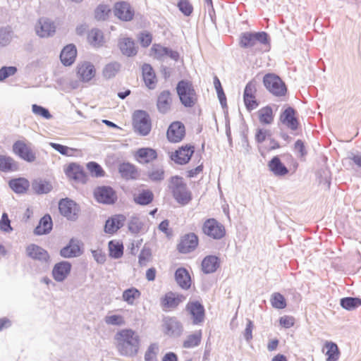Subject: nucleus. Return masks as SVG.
<instances>
[{
    "label": "nucleus",
    "mask_w": 361,
    "mask_h": 361,
    "mask_svg": "<svg viewBox=\"0 0 361 361\" xmlns=\"http://www.w3.org/2000/svg\"><path fill=\"white\" fill-rule=\"evenodd\" d=\"M220 258L214 255H209L204 257L201 263L202 271L205 274L214 273L220 267Z\"/></svg>",
    "instance_id": "nucleus-25"
},
{
    "label": "nucleus",
    "mask_w": 361,
    "mask_h": 361,
    "mask_svg": "<svg viewBox=\"0 0 361 361\" xmlns=\"http://www.w3.org/2000/svg\"><path fill=\"white\" fill-rule=\"evenodd\" d=\"M60 255L63 258H72L81 255V250L79 242L74 238H71L69 243L60 250Z\"/></svg>",
    "instance_id": "nucleus-27"
},
{
    "label": "nucleus",
    "mask_w": 361,
    "mask_h": 361,
    "mask_svg": "<svg viewBox=\"0 0 361 361\" xmlns=\"http://www.w3.org/2000/svg\"><path fill=\"white\" fill-rule=\"evenodd\" d=\"M36 34L41 38L53 36L56 32L54 23L47 18H40L35 25Z\"/></svg>",
    "instance_id": "nucleus-18"
},
{
    "label": "nucleus",
    "mask_w": 361,
    "mask_h": 361,
    "mask_svg": "<svg viewBox=\"0 0 361 361\" xmlns=\"http://www.w3.org/2000/svg\"><path fill=\"white\" fill-rule=\"evenodd\" d=\"M18 71L16 66H3L0 68V82H3L10 76L14 75Z\"/></svg>",
    "instance_id": "nucleus-59"
},
{
    "label": "nucleus",
    "mask_w": 361,
    "mask_h": 361,
    "mask_svg": "<svg viewBox=\"0 0 361 361\" xmlns=\"http://www.w3.org/2000/svg\"><path fill=\"white\" fill-rule=\"evenodd\" d=\"M140 291L134 287L128 288L123 292L122 298L123 301L126 302L128 305H133L135 299L140 297Z\"/></svg>",
    "instance_id": "nucleus-47"
},
{
    "label": "nucleus",
    "mask_w": 361,
    "mask_h": 361,
    "mask_svg": "<svg viewBox=\"0 0 361 361\" xmlns=\"http://www.w3.org/2000/svg\"><path fill=\"white\" fill-rule=\"evenodd\" d=\"M25 252L29 258L40 262L42 265H44V271L48 269L51 257L47 250L37 244L31 243L26 247Z\"/></svg>",
    "instance_id": "nucleus-9"
},
{
    "label": "nucleus",
    "mask_w": 361,
    "mask_h": 361,
    "mask_svg": "<svg viewBox=\"0 0 361 361\" xmlns=\"http://www.w3.org/2000/svg\"><path fill=\"white\" fill-rule=\"evenodd\" d=\"M65 174L68 178L78 183L85 184L87 181V176L83 167L76 163L69 164L65 169Z\"/></svg>",
    "instance_id": "nucleus-20"
},
{
    "label": "nucleus",
    "mask_w": 361,
    "mask_h": 361,
    "mask_svg": "<svg viewBox=\"0 0 361 361\" xmlns=\"http://www.w3.org/2000/svg\"><path fill=\"white\" fill-rule=\"evenodd\" d=\"M198 244V236L195 233H188L180 237L176 249L179 253L188 254L195 250Z\"/></svg>",
    "instance_id": "nucleus-12"
},
{
    "label": "nucleus",
    "mask_w": 361,
    "mask_h": 361,
    "mask_svg": "<svg viewBox=\"0 0 361 361\" xmlns=\"http://www.w3.org/2000/svg\"><path fill=\"white\" fill-rule=\"evenodd\" d=\"M158 60H162L164 57H169L174 61H178L180 59V54L172 49L164 47L160 44H154L151 48Z\"/></svg>",
    "instance_id": "nucleus-22"
},
{
    "label": "nucleus",
    "mask_w": 361,
    "mask_h": 361,
    "mask_svg": "<svg viewBox=\"0 0 361 361\" xmlns=\"http://www.w3.org/2000/svg\"><path fill=\"white\" fill-rule=\"evenodd\" d=\"M142 79L146 87L149 90L156 87L157 78L152 66L149 63H144L142 66Z\"/></svg>",
    "instance_id": "nucleus-32"
},
{
    "label": "nucleus",
    "mask_w": 361,
    "mask_h": 361,
    "mask_svg": "<svg viewBox=\"0 0 361 361\" xmlns=\"http://www.w3.org/2000/svg\"><path fill=\"white\" fill-rule=\"evenodd\" d=\"M53 228V221L50 214H46L39 221L37 226L35 228L33 233L35 235H43L49 234Z\"/></svg>",
    "instance_id": "nucleus-30"
},
{
    "label": "nucleus",
    "mask_w": 361,
    "mask_h": 361,
    "mask_svg": "<svg viewBox=\"0 0 361 361\" xmlns=\"http://www.w3.org/2000/svg\"><path fill=\"white\" fill-rule=\"evenodd\" d=\"M256 91L255 84L252 81L248 82L244 89L243 99L255 97Z\"/></svg>",
    "instance_id": "nucleus-63"
},
{
    "label": "nucleus",
    "mask_w": 361,
    "mask_h": 361,
    "mask_svg": "<svg viewBox=\"0 0 361 361\" xmlns=\"http://www.w3.org/2000/svg\"><path fill=\"white\" fill-rule=\"evenodd\" d=\"M121 64L118 62H112L106 64L103 70V75L106 79H110L116 76L120 71Z\"/></svg>",
    "instance_id": "nucleus-49"
},
{
    "label": "nucleus",
    "mask_w": 361,
    "mask_h": 361,
    "mask_svg": "<svg viewBox=\"0 0 361 361\" xmlns=\"http://www.w3.org/2000/svg\"><path fill=\"white\" fill-rule=\"evenodd\" d=\"M257 42L270 47V38L268 33L264 31L244 32L241 33L239 38V45L243 49L251 48Z\"/></svg>",
    "instance_id": "nucleus-5"
},
{
    "label": "nucleus",
    "mask_w": 361,
    "mask_h": 361,
    "mask_svg": "<svg viewBox=\"0 0 361 361\" xmlns=\"http://www.w3.org/2000/svg\"><path fill=\"white\" fill-rule=\"evenodd\" d=\"M143 226V222L138 216H133L128 220V231L133 234L139 233L142 231Z\"/></svg>",
    "instance_id": "nucleus-50"
},
{
    "label": "nucleus",
    "mask_w": 361,
    "mask_h": 361,
    "mask_svg": "<svg viewBox=\"0 0 361 361\" xmlns=\"http://www.w3.org/2000/svg\"><path fill=\"white\" fill-rule=\"evenodd\" d=\"M18 169V163L11 157L0 155V171H16Z\"/></svg>",
    "instance_id": "nucleus-40"
},
{
    "label": "nucleus",
    "mask_w": 361,
    "mask_h": 361,
    "mask_svg": "<svg viewBox=\"0 0 361 361\" xmlns=\"http://www.w3.org/2000/svg\"><path fill=\"white\" fill-rule=\"evenodd\" d=\"M8 186L16 194L25 193L30 187V182L25 178H11L8 181Z\"/></svg>",
    "instance_id": "nucleus-35"
},
{
    "label": "nucleus",
    "mask_w": 361,
    "mask_h": 361,
    "mask_svg": "<svg viewBox=\"0 0 361 361\" xmlns=\"http://www.w3.org/2000/svg\"><path fill=\"white\" fill-rule=\"evenodd\" d=\"M202 341V331L201 330L190 334L187 336L185 340L183 342V348H192L198 346Z\"/></svg>",
    "instance_id": "nucleus-43"
},
{
    "label": "nucleus",
    "mask_w": 361,
    "mask_h": 361,
    "mask_svg": "<svg viewBox=\"0 0 361 361\" xmlns=\"http://www.w3.org/2000/svg\"><path fill=\"white\" fill-rule=\"evenodd\" d=\"M158 350L159 347L157 343L150 344L145 353V361H158Z\"/></svg>",
    "instance_id": "nucleus-55"
},
{
    "label": "nucleus",
    "mask_w": 361,
    "mask_h": 361,
    "mask_svg": "<svg viewBox=\"0 0 361 361\" xmlns=\"http://www.w3.org/2000/svg\"><path fill=\"white\" fill-rule=\"evenodd\" d=\"M87 41L94 47H101L104 43V34L98 28H92L88 32Z\"/></svg>",
    "instance_id": "nucleus-38"
},
{
    "label": "nucleus",
    "mask_w": 361,
    "mask_h": 361,
    "mask_svg": "<svg viewBox=\"0 0 361 361\" xmlns=\"http://www.w3.org/2000/svg\"><path fill=\"white\" fill-rule=\"evenodd\" d=\"M121 176L126 180H135L138 176L137 167L130 162H122L118 166Z\"/></svg>",
    "instance_id": "nucleus-34"
},
{
    "label": "nucleus",
    "mask_w": 361,
    "mask_h": 361,
    "mask_svg": "<svg viewBox=\"0 0 361 361\" xmlns=\"http://www.w3.org/2000/svg\"><path fill=\"white\" fill-rule=\"evenodd\" d=\"M0 229L5 233H11L13 228L11 225V220L7 213L4 212L0 219Z\"/></svg>",
    "instance_id": "nucleus-60"
},
{
    "label": "nucleus",
    "mask_w": 361,
    "mask_h": 361,
    "mask_svg": "<svg viewBox=\"0 0 361 361\" xmlns=\"http://www.w3.org/2000/svg\"><path fill=\"white\" fill-rule=\"evenodd\" d=\"M202 231L205 235L216 240L222 239L226 234L225 226L214 218L206 219Z\"/></svg>",
    "instance_id": "nucleus-7"
},
{
    "label": "nucleus",
    "mask_w": 361,
    "mask_h": 361,
    "mask_svg": "<svg viewBox=\"0 0 361 361\" xmlns=\"http://www.w3.org/2000/svg\"><path fill=\"white\" fill-rule=\"evenodd\" d=\"M126 218L123 214H116L109 218L105 223L104 232L114 234L124 225Z\"/></svg>",
    "instance_id": "nucleus-26"
},
{
    "label": "nucleus",
    "mask_w": 361,
    "mask_h": 361,
    "mask_svg": "<svg viewBox=\"0 0 361 361\" xmlns=\"http://www.w3.org/2000/svg\"><path fill=\"white\" fill-rule=\"evenodd\" d=\"M269 170L277 176H283L288 173V168L281 162L278 156L274 157L269 161Z\"/></svg>",
    "instance_id": "nucleus-37"
},
{
    "label": "nucleus",
    "mask_w": 361,
    "mask_h": 361,
    "mask_svg": "<svg viewBox=\"0 0 361 361\" xmlns=\"http://www.w3.org/2000/svg\"><path fill=\"white\" fill-rule=\"evenodd\" d=\"M133 126L135 133L147 136L152 130V121L149 114L145 110H136L133 114Z\"/></svg>",
    "instance_id": "nucleus-6"
},
{
    "label": "nucleus",
    "mask_w": 361,
    "mask_h": 361,
    "mask_svg": "<svg viewBox=\"0 0 361 361\" xmlns=\"http://www.w3.org/2000/svg\"><path fill=\"white\" fill-rule=\"evenodd\" d=\"M181 104L186 108L193 107L197 102V96L192 82L180 80L176 87Z\"/></svg>",
    "instance_id": "nucleus-3"
},
{
    "label": "nucleus",
    "mask_w": 361,
    "mask_h": 361,
    "mask_svg": "<svg viewBox=\"0 0 361 361\" xmlns=\"http://www.w3.org/2000/svg\"><path fill=\"white\" fill-rule=\"evenodd\" d=\"M265 88L274 96L281 97L286 96L288 88L283 80L275 73H267L263 77Z\"/></svg>",
    "instance_id": "nucleus-4"
},
{
    "label": "nucleus",
    "mask_w": 361,
    "mask_h": 361,
    "mask_svg": "<svg viewBox=\"0 0 361 361\" xmlns=\"http://www.w3.org/2000/svg\"><path fill=\"white\" fill-rule=\"evenodd\" d=\"M172 96L170 90H165L161 91L157 99V109L160 114H165L168 113L172 106Z\"/></svg>",
    "instance_id": "nucleus-24"
},
{
    "label": "nucleus",
    "mask_w": 361,
    "mask_h": 361,
    "mask_svg": "<svg viewBox=\"0 0 361 361\" xmlns=\"http://www.w3.org/2000/svg\"><path fill=\"white\" fill-rule=\"evenodd\" d=\"M177 284L183 290H188L191 286V278L189 271L184 267L178 268L174 274Z\"/></svg>",
    "instance_id": "nucleus-31"
},
{
    "label": "nucleus",
    "mask_w": 361,
    "mask_h": 361,
    "mask_svg": "<svg viewBox=\"0 0 361 361\" xmlns=\"http://www.w3.org/2000/svg\"><path fill=\"white\" fill-rule=\"evenodd\" d=\"M162 327L164 334L172 338L180 337L183 331L182 323L176 317H164Z\"/></svg>",
    "instance_id": "nucleus-10"
},
{
    "label": "nucleus",
    "mask_w": 361,
    "mask_h": 361,
    "mask_svg": "<svg viewBox=\"0 0 361 361\" xmlns=\"http://www.w3.org/2000/svg\"><path fill=\"white\" fill-rule=\"evenodd\" d=\"M169 189L174 200L180 205H187L192 199V192L188 190L183 178L179 176L171 177Z\"/></svg>",
    "instance_id": "nucleus-2"
},
{
    "label": "nucleus",
    "mask_w": 361,
    "mask_h": 361,
    "mask_svg": "<svg viewBox=\"0 0 361 361\" xmlns=\"http://www.w3.org/2000/svg\"><path fill=\"white\" fill-rule=\"evenodd\" d=\"M325 346L327 349L326 361H338L341 353L337 344L332 341H326Z\"/></svg>",
    "instance_id": "nucleus-45"
},
{
    "label": "nucleus",
    "mask_w": 361,
    "mask_h": 361,
    "mask_svg": "<svg viewBox=\"0 0 361 361\" xmlns=\"http://www.w3.org/2000/svg\"><path fill=\"white\" fill-rule=\"evenodd\" d=\"M13 151L21 159L28 163H32L36 159V153L23 141H16L13 145Z\"/></svg>",
    "instance_id": "nucleus-16"
},
{
    "label": "nucleus",
    "mask_w": 361,
    "mask_h": 361,
    "mask_svg": "<svg viewBox=\"0 0 361 361\" xmlns=\"http://www.w3.org/2000/svg\"><path fill=\"white\" fill-rule=\"evenodd\" d=\"M114 338L121 355L133 357L137 354L140 338L135 331L131 329H121L115 334Z\"/></svg>",
    "instance_id": "nucleus-1"
},
{
    "label": "nucleus",
    "mask_w": 361,
    "mask_h": 361,
    "mask_svg": "<svg viewBox=\"0 0 361 361\" xmlns=\"http://www.w3.org/2000/svg\"><path fill=\"white\" fill-rule=\"evenodd\" d=\"M72 264L68 261H61L54 264L51 275L56 282H63L71 271Z\"/></svg>",
    "instance_id": "nucleus-21"
},
{
    "label": "nucleus",
    "mask_w": 361,
    "mask_h": 361,
    "mask_svg": "<svg viewBox=\"0 0 361 361\" xmlns=\"http://www.w3.org/2000/svg\"><path fill=\"white\" fill-rule=\"evenodd\" d=\"M87 169L90 171L92 177L100 178L104 177L105 171L103 168L95 161H90L87 164Z\"/></svg>",
    "instance_id": "nucleus-53"
},
{
    "label": "nucleus",
    "mask_w": 361,
    "mask_h": 361,
    "mask_svg": "<svg viewBox=\"0 0 361 361\" xmlns=\"http://www.w3.org/2000/svg\"><path fill=\"white\" fill-rule=\"evenodd\" d=\"M185 310L190 314L192 324L198 325L204 321L205 309L200 301H189L185 305Z\"/></svg>",
    "instance_id": "nucleus-14"
},
{
    "label": "nucleus",
    "mask_w": 361,
    "mask_h": 361,
    "mask_svg": "<svg viewBox=\"0 0 361 361\" xmlns=\"http://www.w3.org/2000/svg\"><path fill=\"white\" fill-rule=\"evenodd\" d=\"M59 210L63 216L72 221H75L78 219L81 211L80 205L68 197L60 200Z\"/></svg>",
    "instance_id": "nucleus-8"
},
{
    "label": "nucleus",
    "mask_w": 361,
    "mask_h": 361,
    "mask_svg": "<svg viewBox=\"0 0 361 361\" xmlns=\"http://www.w3.org/2000/svg\"><path fill=\"white\" fill-rule=\"evenodd\" d=\"M195 146L187 144L178 147L173 153L170 155V159L176 164L185 165L188 164L193 154L195 153Z\"/></svg>",
    "instance_id": "nucleus-13"
},
{
    "label": "nucleus",
    "mask_w": 361,
    "mask_h": 361,
    "mask_svg": "<svg viewBox=\"0 0 361 361\" xmlns=\"http://www.w3.org/2000/svg\"><path fill=\"white\" fill-rule=\"evenodd\" d=\"M259 120L262 124H271L274 121L273 110L270 106L262 107L258 111Z\"/></svg>",
    "instance_id": "nucleus-46"
},
{
    "label": "nucleus",
    "mask_w": 361,
    "mask_h": 361,
    "mask_svg": "<svg viewBox=\"0 0 361 361\" xmlns=\"http://www.w3.org/2000/svg\"><path fill=\"white\" fill-rule=\"evenodd\" d=\"M152 255L151 249L146 246H144L141 250L139 256H138V263L140 267H144L147 265V262L149 261L150 257Z\"/></svg>",
    "instance_id": "nucleus-58"
},
{
    "label": "nucleus",
    "mask_w": 361,
    "mask_h": 361,
    "mask_svg": "<svg viewBox=\"0 0 361 361\" xmlns=\"http://www.w3.org/2000/svg\"><path fill=\"white\" fill-rule=\"evenodd\" d=\"M77 74L82 82H89L95 75L94 66L88 61L79 64Z\"/></svg>",
    "instance_id": "nucleus-33"
},
{
    "label": "nucleus",
    "mask_w": 361,
    "mask_h": 361,
    "mask_svg": "<svg viewBox=\"0 0 361 361\" xmlns=\"http://www.w3.org/2000/svg\"><path fill=\"white\" fill-rule=\"evenodd\" d=\"M77 56V49L75 44H69L65 46L60 53V60L65 66L72 65Z\"/></svg>",
    "instance_id": "nucleus-28"
},
{
    "label": "nucleus",
    "mask_w": 361,
    "mask_h": 361,
    "mask_svg": "<svg viewBox=\"0 0 361 361\" xmlns=\"http://www.w3.org/2000/svg\"><path fill=\"white\" fill-rule=\"evenodd\" d=\"M270 302L275 309L282 310L286 307V298L280 293H274L271 296Z\"/></svg>",
    "instance_id": "nucleus-51"
},
{
    "label": "nucleus",
    "mask_w": 361,
    "mask_h": 361,
    "mask_svg": "<svg viewBox=\"0 0 361 361\" xmlns=\"http://www.w3.org/2000/svg\"><path fill=\"white\" fill-rule=\"evenodd\" d=\"M177 6L179 11L185 16H190L193 11V6L189 0H178Z\"/></svg>",
    "instance_id": "nucleus-56"
},
{
    "label": "nucleus",
    "mask_w": 361,
    "mask_h": 361,
    "mask_svg": "<svg viewBox=\"0 0 361 361\" xmlns=\"http://www.w3.org/2000/svg\"><path fill=\"white\" fill-rule=\"evenodd\" d=\"M269 137H271V133L269 130L258 128L256 131L255 138L257 143L261 144L267 139H269Z\"/></svg>",
    "instance_id": "nucleus-62"
},
{
    "label": "nucleus",
    "mask_w": 361,
    "mask_h": 361,
    "mask_svg": "<svg viewBox=\"0 0 361 361\" xmlns=\"http://www.w3.org/2000/svg\"><path fill=\"white\" fill-rule=\"evenodd\" d=\"M340 305L343 309L351 311L361 306V298L356 297H345L340 300Z\"/></svg>",
    "instance_id": "nucleus-44"
},
{
    "label": "nucleus",
    "mask_w": 361,
    "mask_h": 361,
    "mask_svg": "<svg viewBox=\"0 0 361 361\" xmlns=\"http://www.w3.org/2000/svg\"><path fill=\"white\" fill-rule=\"evenodd\" d=\"M164 169L162 166H153L147 172V176L153 182H160L164 179Z\"/></svg>",
    "instance_id": "nucleus-48"
},
{
    "label": "nucleus",
    "mask_w": 361,
    "mask_h": 361,
    "mask_svg": "<svg viewBox=\"0 0 361 361\" xmlns=\"http://www.w3.org/2000/svg\"><path fill=\"white\" fill-rule=\"evenodd\" d=\"M118 46L121 53L128 57L134 56L137 53V51L135 47V42L130 37H124L119 39Z\"/></svg>",
    "instance_id": "nucleus-36"
},
{
    "label": "nucleus",
    "mask_w": 361,
    "mask_h": 361,
    "mask_svg": "<svg viewBox=\"0 0 361 361\" xmlns=\"http://www.w3.org/2000/svg\"><path fill=\"white\" fill-rule=\"evenodd\" d=\"M154 194L149 190H142L133 198L134 202L139 205L145 206L152 202Z\"/></svg>",
    "instance_id": "nucleus-42"
},
{
    "label": "nucleus",
    "mask_w": 361,
    "mask_h": 361,
    "mask_svg": "<svg viewBox=\"0 0 361 361\" xmlns=\"http://www.w3.org/2000/svg\"><path fill=\"white\" fill-rule=\"evenodd\" d=\"M185 299V297L182 294H176L173 292L166 293L161 299V304L165 308H176L180 302Z\"/></svg>",
    "instance_id": "nucleus-29"
},
{
    "label": "nucleus",
    "mask_w": 361,
    "mask_h": 361,
    "mask_svg": "<svg viewBox=\"0 0 361 361\" xmlns=\"http://www.w3.org/2000/svg\"><path fill=\"white\" fill-rule=\"evenodd\" d=\"M109 257L113 259H119L123 255V245L121 242L114 240L108 243Z\"/></svg>",
    "instance_id": "nucleus-41"
},
{
    "label": "nucleus",
    "mask_w": 361,
    "mask_h": 361,
    "mask_svg": "<svg viewBox=\"0 0 361 361\" xmlns=\"http://www.w3.org/2000/svg\"><path fill=\"white\" fill-rule=\"evenodd\" d=\"M134 157L135 160L140 164H147L158 158V153L153 148L141 147L135 152Z\"/></svg>",
    "instance_id": "nucleus-23"
},
{
    "label": "nucleus",
    "mask_w": 361,
    "mask_h": 361,
    "mask_svg": "<svg viewBox=\"0 0 361 361\" xmlns=\"http://www.w3.org/2000/svg\"><path fill=\"white\" fill-rule=\"evenodd\" d=\"M114 16L119 20L128 22L133 19L135 11L126 1L116 2L114 6Z\"/></svg>",
    "instance_id": "nucleus-17"
},
{
    "label": "nucleus",
    "mask_w": 361,
    "mask_h": 361,
    "mask_svg": "<svg viewBox=\"0 0 361 361\" xmlns=\"http://www.w3.org/2000/svg\"><path fill=\"white\" fill-rule=\"evenodd\" d=\"M31 187L32 190L37 195L47 194L53 188L49 181L40 178L34 180L32 182Z\"/></svg>",
    "instance_id": "nucleus-39"
},
{
    "label": "nucleus",
    "mask_w": 361,
    "mask_h": 361,
    "mask_svg": "<svg viewBox=\"0 0 361 361\" xmlns=\"http://www.w3.org/2000/svg\"><path fill=\"white\" fill-rule=\"evenodd\" d=\"M12 29L10 26L0 28V46L6 47L10 44L12 39Z\"/></svg>",
    "instance_id": "nucleus-52"
},
{
    "label": "nucleus",
    "mask_w": 361,
    "mask_h": 361,
    "mask_svg": "<svg viewBox=\"0 0 361 361\" xmlns=\"http://www.w3.org/2000/svg\"><path fill=\"white\" fill-rule=\"evenodd\" d=\"M104 322L106 324L114 326H122L125 324L123 317L120 314L106 316Z\"/></svg>",
    "instance_id": "nucleus-61"
},
{
    "label": "nucleus",
    "mask_w": 361,
    "mask_h": 361,
    "mask_svg": "<svg viewBox=\"0 0 361 361\" xmlns=\"http://www.w3.org/2000/svg\"><path fill=\"white\" fill-rule=\"evenodd\" d=\"M248 128L247 127H245L241 131H240V137H241V143L242 147L245 149L246 153H249L251 149V146L249 144L248 141Z\"/></svg>",
    "instance_id": "nucleus-64"
},
{
    "label": "nucleus",
    "mask_w": 361,
    "mask_h": 361,
    "mask_svg": "<svg viewBox=\"0 0 361 361\" xmlns=\"http://www.w3.org/2000/svg\"><path fill=\"white\" fill-rule=\"evenodd\" d=\"M94 197L97 202L113 204L118 199L115 190L111 186H99L94 190Z\"/></svg>",
    "instance_id": "nucleus-11"
},
{
    "label": "nucleus",
    "mask_w": 361,
    "mask_h": 361,
    "mask_svg": "<svg viewBox=\"0 0 361 361\" xmlns=\"http://www.w3.org/2000/svg\"><path fill=\"white\" fill-rule=\"evenodd\" d=\"M185 136V128L181 121L172 122L166 131V137L171 143H177Z\"/></svg>",
    "instance_id": "nucleus-15"
},
{
    "label": "nucleus",
    "mask_w": 361,
    "mask_h": 361,
    "mask_svg": "<svg viewBox=\"0 0 361 361\" xmlns=\"http://www.w3.org/2000/svg\"><path fill=\"white\" fill-rule=\"evenodd\" d=\"M296 114L297 111L292 106H288L281 113L279 120L289 129L296 130L299 126Z\"/></svg>",
    "instance_id": "nucleus-19"
},
{
    "label": "nucleus",
    "mask_w": 361,
    "mask_h": 361,
    "mask_svg": "<svg viewBox=\"0 0 361 361\" xmlns=\"http://www.w3.org/2000/svg\"><path fill=\"white\" fill-rule=\"evenodd\" d=\"M32 111L33 114L40 116L45 119H50L52 118V115L49 112V109L42 106L36 104H32Z\"/></svg>",
    "instance_id": "nucleus-57"
},
{
    "label": "nucleus",
    "mask_w": 361,
    "mask_h": 361,
    "mask_svg": "<svg viewBox=\"0 0 361 361\" xmlns=\"http://www.w3.org/2000/svg\"><path fill=\"white\" fill-rule=\"evenodd\" d=\"M110 12L111 10L107 5L99 4L94 10V18L99 21L105 20Z\"/></svg>",
    "instance_id": "nucleus-54"
}]
</instances>
